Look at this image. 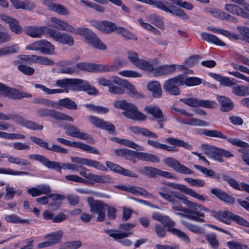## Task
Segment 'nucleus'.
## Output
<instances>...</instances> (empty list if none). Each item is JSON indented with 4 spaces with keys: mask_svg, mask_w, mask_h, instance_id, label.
<instances>
[{
    "mask_svg": "<svg viewBox=\"0 0 249 249\" xmlns=\"http://www.w3.org/2000/svg\"><path fill=\"white\" fill-rule=\"evenodd\" d=\"M51 21L54 24L52 25L53 27L76 35H82L94 48L101 50H106L107 46L100 40L95 34L89 29L86 28L76 29L67 22L54 17H52Z\"/></svg>",
    "mask_w": 249,
    "mask_h": 249,
    "instance_id": "1",
    "label": "nucleus"
},
{
    "mask_svg": "<svg viewBox=\"0 0 249 249\" xmlns=\"http://www.w3.org/2000/svg\"><path fill=\"white\" fill-rule=\"evenodd\" d=\"M113 106L116 108L125 110L122 114L127 118L136 121H144L146 119V115L138 110L135 105L126 100L116 101Z\"/></svg>",
    "mask_w": 249,
    "mask_h": 249,
    "instance_id": "2",
    "label": "nucleus"
},
{
    "mask_svg": "<svg viewBox=\"0 0 249 249\" xmlns=\"http://www.w3.org/2000/svg\"><path fill=\"white\" fill-rule=\"evenodd\" d=\"M165 141L169 144L174 146H169L152 140H148L147 143L155 148L164 150L168 152L178 151V148L176 146L182 147L188 150H191L192 148V146L188 143L178 139L169 137L166 139Z\"/></svg>",
    "mask_w": 249,
    "mask_h": 249,
    "instance_id": "3",
    "label": "nucleus"
},
{
    "mask_svg": "<svg viewBox=\"0 0 249 249\" xmlns=\"http://www.w3.org/2000/svg\"><path fill=\"white\" fill-rule=\"evenodd\" d=\"M87 202L90 208V212L98 214L96 221L98 222L104 221L106 216V207H108V204L102 201L94 200L91 196L87 198Z\"/></svg>",
    "mask_w": 249,
    "mask_h": 249,
    "instance_id": "4",
    "label": "nucleus"
},
{
    "mask_svg": "<svg viewBox=\"0 0 249 249\" xmlns=\"http://www.w3.org/2000/svg\"><path fill=\"white\" fill-rule=\"evenodd\" d=\"M135 226L134 224L124 223L119 225L120 230H105L104 232L116 241L128 237L131 233L129 231Z\"/></svg>",
    "mask_w": 249,
    "mask_h": 249,
    "instance_id": "5",
    "label": "nucleus"
},
{
    "mask_svg": "<svg viewBox=\"0 0 249 249\" xmlns=\"http://www.w3.org/2000/svg\"><path fill=\"white\" fill-rule=\"evenodd\" d=\"M127 58L132 64L141 70L149 71L153 70V65L146 60L140 59L136 52L128 51Z\"/></svg>",
    "mask_w": 249,
    "mask_h": 249,
    "instance_id": "6",
    "label": "nucleus"
},
{
    "mask_svg": "<svg viewBox=\"0 0 249 249\" xmlns=\"http://www.w3.org/2000/svg\"><path fill=\"white\" fill-rule=\"evenodd\" d=\"M36 114L39 117H48L57 120L73 122L74 119L66 114L54 109L40 108L36 110Z\"/></svg>",
    "mask_w": 249,
    "mask_h": 249,
    "instance_id": "7",
    "label": "nucleus"
},
{
    "mask_svg": "<svg viewBox=\"0 0 249 249\" xmlns=\"http://www.w3.org/2000/svg\"><path fill=\"white\" fill-rule=\"evenodd\" d=\"M161 223L167 228L168 231L177 236L179 238L181 239L186 243H189L190 242L189 237L184 232L178 229L174 228L176 224L175 222L169 217L164 216Z\"/></svg>",
    "mask_w": 249,
    "mask_h": 249,
    "instance_id": "8",
    "label": "nucleus"
},
{
    "mask_svg": "<svg viewBox=\"0 0 249 249\" xmlns=\"http://www.w3.org/2000/svg\"><path fill=\"white\" fill-rule=\"evenodd\" d=\"M182 78L180 74L176 77L165 81L163 85V89L167 93L173 95H178L180 94L178 87L182 85Z\"/></svg>",
    "mask_w": 249,
    "mask_h": 249,
    "instance_id": "9",
    "label": "nucleus"
},
{
    "mask_svg": "<svg viewBox=\"0 0 249 249\" xmlns=\"http://www.w3.org/2000/svg\"><path fill=\"white\" fill-rule=\"evenodd\" d=\"M0 91L4 96L15 100H21L24 98L32 97V94L30 93L7 87L0 83Z\"/></svg>",
    "mask_w": 249,
    "mask_h": 249,
    "instance_id": "10",
    "label": "nucleus"
},
{
    "mask_svg": "<svg viewBox=\"0 0 249 249\" xmlns=\"http://www.w3.org/2000/svg\"><path fill=\"white\" fill-rule=\"evenodd\" d=\"M65 134L68 136L75 137L79 139L87 141L88 142L93 143L94 139L92 136L86 133L80 131V129L71 124H68L65 126Z\"/></svg>",
    "mask_w": 249,
    "mask_h": 249,
    "instance_id": "11",
    "label": "nucleus"
},
{
    "mask_svg": "<svg viewBox=\"0 0 249 249\" xmlns=\"http://www.w3.org/2000/svg\"><path fill=\"white\" fill-rule=\"evenodd\" d=\"M164 184L172 188L173 189L178 190L180 192H183L187 195H190V196L197 199L200 201L204 202L208 200V197L207 196H204L202 195H200L184 185L170 182H164Z\"/></svg>",
    "mask_w": 249,
    "mask_h": 249,
    "instance_id": "12",
    "label": "nucleus"
},
{
    "mask_svg": "<svg viewBox=\"0 0 249 249\" xmlns=\"http://www.w3.org/2000/svg\"><path fill=\"white\" fill-rule=\"evenodd\" d=\"M180 101L186 105L193 107H202L208 108H213L216 107V104L211 100H199L196 98H182Z\"/></svg>",
    "mask_w": 249,
    "mask_h": 249,
    "instance_id": "13",
    "label": "nucleus"
},
{
    "mask_svg": "<svg viewBox=\"0 0 249 249\" xmlns=\"http://www.w3.org/2000/svg\"><path fill=\"white\" fill-rule=\"evenodd\" d=\"M56 140L60 143L66 145L67 146L78 148L84 151L89 152L92 154L98 155L100 154L99 150L95 147L83 143L75 142H71L70 141L61 138H57Z\"/></svg>",
    "mask_w": 249,
    "mask_h": 249,
    "instance_id": "14",
    "label": "nucleus"
},
{
    "mask_svg": "<svg viewBox=\"0 0 249 249\" xmlns=\"http://www.w3.org/2000/svg\"><path fill=\"white\" fill-rule=\"evenodd\" d=\"M163 162L179 173L187 175L194 173L193 171L183 164H181L178 160L173 158H165L163 160Z\"/></svg>",
    "mask_w": 249,
    "mask_h": 249,
    "instance_id": "15",
    "label": "nucleus"
},
{
    "mask_svg": "<svg viewBox=\"0 0 249 249\" xmlns=\"http://www.w3.org/2000/svg\"><path fill=\"white\" fill-rule=\"evenodd\" d=\"M30 139L36 144L50 151L61 154H67L68 153L66 149L58 145L53 144L51 146H49V143L35 136H31Z\"/></svg>",
    "mask_w": 249,
    "mask_h": 249,
    "instance_id": "16",
    "label": "nucleus"
},
{
    "mask_svg": "<svg viewBox=\"0 0 249 249\" xmlns=\"http://www.w3.org/2000/svg\"><path fill=\"white\" fill-rule=\"evenodd\" d=\"M30 139L36 144L50 151L61 154H67L68 153L66 149L58 145L53 144L51 146H49V143L35 136H31Z\"/></svg>",
    "mask_w": 249,
    "mask_h": 249,
    "instance_id": "17",
    "label": "nucleus"
},
{
    "mask_svg": "<svg viewBox=\"0 0 249 249\" xmlns=\"http://www.w3.org/2000/svg\"><path fill=\"white\" fill-rule=\"evenodd\" d=\"M227 141L234 145L241 147L238 150L240 153L243 154L242 156V160L247 164L249 165V144L248 143L243 142L238 139L231 138Z\"/></svg>",
    "mask_w": 249,
    "mask_h": 249,
    "instance_id": "18",
    "label": "nucleus"
},
{
    "mask_svg": "<svg viewBox=\"0 0 249 249\" xmlns=\"http://www.w3.org/2000/svg\"><path fill=\"white\" fill-rule=\"evenodd\" d=\"M88 119L91 124L95 127L105 129L110 134H113L115 130V127L113 124L97 117L91 115L88 117Z\"/></svg>",
    "mask_w": 249,
    "mask_h": 249,
    "instance_id": "19",
    "label": "nucleus"
},
{
    "mask_svg": "<svg viewBox=\"0 0 249 249\" xmlns=\"http://www.w3.org/2000/svg\"><path fill=\"white\" fill-rule=\"evenodd\" d=\"M79 168L81 169L79 175L90 180L102 183H110L111 181V179L107 176H99L92 173H87V172L88 169L86 167L80 166Z\"/></svg>",
    "mask_w": 249,
    "mask_h": 249,
    "instance_id": "20",
    "label": "nucleus"
},
{
    "mask_svg": "<svg viewBox=\"0 0 249 249\" xmlns=\"http://www.w3.org/2000/svg\"><path fill=\"white\" fill-rule=\"evenodd\" d=\"M141 172L145 176L150 178H154L157 176L163 177L168 178H174L175 177L172 173L167 171L160 170L150 166H145Z\"/></svg>",
    "mask_w": 249,
    "mask_h": 249,
    "instance_id": "21",
    "label": "nucleus"
},
{
    "mask_svg": "<svg viewBox=\"0 0 249 249\" xmlns=\"http://www.w3.org/2000/svg\"><path fill=\"white\" fill-rule=\"evenodd\" d=\"M29 157L31 160L39 161L47 168L54 170L58 172L59 162L51 161L45 156L39 154H32Z\"/></svg>",
    "mask_w": 249,
    "mask_h": 249,
    "instance_id": "22",
    "label": "nucleus"
},
{
    "mask_svg": "<svg viewBox=\"0 0 249 249\" xmlns=\"http://www.w3.org/2000/svg\"><path fill=\"white\" fill-rule=\"evenodd\" d=\"M159 194L160 196L164 199L172 203V209L173 210L183 212L184 208H183L179 202L176 199L178 198L175 196V195L177 194L181 196H183V195L174 191H171V194L164 193L162 192H159Z\"/></svg>",
    "mask_w": 249,
    "mask_h": 249,
    "instance_id": "23",
    "label": "nucleus"
},
{
    "mask_svg": "<svg viewBox=\"0 0 249 249\" xmlns=\"http://www.w3.org/2000/svg\"><path fill=\"white\" fill-rule=\"evenodd\" d=\"M92 25L101 32L106 34L115 32L116 29V25L114 23L106 20L102 22L94 21L92 23Z\"/></svg>",
    "mask_w": 249,
    "mask_h": 249,
    "instance_id": "24",
    "label": "nucleus"
},
{
    "mask_svg": "<svg viewBox=\"0 0 249 249\" xmlns=\"http://www.w3.org/2000/svg\"><path fill=\"white\" fill-rule=\"evenodd\" d=\"M144 110L147 114L151 115L155 119L158 120L159 122H163L167 119V117L157 106H146Z\"/></svg>",
    "mask_w": 249,
    "mask_h": 249,
    "instance_id": "25",
    "label": "nucleus"
},
{
    "mask_svg": "<svg viewBox=\"0 0 249 249\" xmlns=\"http://www.w3.org/2000/svg\"><path fill=\"white\" fill-rule=\"evenodd\" d=\"M1 20L9 25L11 30L17 34H20L22 32V28L19 25L18 21L15 18L8 16L5 14L0 15Z\"/></svg>",
    "mask_w": 249,
    "mask_h": 249,
    "instance_id": "26",
    "label": "nucleus"
},
{
    "mask_svg": "<svg viewBox=\"0 0 249 249\" xmlns=\"http://www.w3.org/2000/svg\"><path fill=\"white\" fill-rule=\"evenodd\" d=\"M13 7L16 9H23L33 11L36 7V4L30 0L20 1L19 0H10Z\"/></svg>",
    "mask_w": 249,
    "mask_h": 249,
    "instance_id": "27",
    "label": "nucleus"
},
{
    "mask_svg": "<svg viewBox=\"0 0 249 249\" xmlns=\"http://www.w3.org/2000/svg\"><path fill=\"white\" fill-rule=\"evenodd\" d=\"M175 196L178 198V199L180 200L189 208L195 209L196 210L204 211L206 212L210 211L208 208L204 207L196 203L190 201L185 196H181L177 194L175 195Z\"/></svg>",
    "mask_w": 249,
    "mask_h": 249,
    "instance_id": "28",
    "label": "nucleus"
},
{
    "mask_svg": "<svg viewBox=\"0 0 249 249\" xmlns=\"http://www.w3.org/2000/svg\"><path fill=\"white\" fill-rule=\"evenodd\" d=\"M211 193L215 195L219 199L225 202L231 204H233L235 202V199L233 197L230 196L228 194L219 189L212 188L211 190Z\"/></svg>",
    "mask_w": 249,
    "mask_h": 249,
    "instance_id": "29",
    "label": "nucleus"
},
{
    "mask_svg": "<svg viewBox=\"0 0 249 249\" xmlns=\"http://www.w3.org/2000/svg\"><path fill=\"white\" fill-rule=\"evenodd\" d=\"M63 234V231L59 230L45 235L44 238L45 239L47 240L51 246H52L61 242Z\"/></svg>",
    "mask_w": 249,
    "mask_h": 249,
    "instance_id": "30",
    "label": "nucleus"
},
{
    "mask_svg": "<svg viewBox=\"0 0 249 249\" xmlns=\"http://www.w3.org/2000/svg\"><path fill=\"white\" fill-rule=\"evenodd\" d=\"M175 70L176 65L174 64L171 65H163L158 67L156 69L153 68L154 74L158 76L170 74L174 72ZM152 71H153V70Z\"/></svg>",
    "mask_w": 249,
    "mask_h": 249,
    "instance_id": "31",
    "label": "nucleus"
},
{
    "mask_svg": "<svg viewBox=\"0 0 249 249\" xmlns=\"http://www.w3.org/2000/svg\"><path fill=\"white\" fill-rule=\"evenodd\" d=\"M216 98L220 103V110L222 111L228 112L233 108L234 104L229 98L218 95L216 96Z\"/></svg>",
    "mask_w": 249,
    "mask_h": 249,
    "instance_id": "32",
    "label": "nucleus"
},
{
    "mask_svg": "<svg viewBox=\"0 0 249 249\" xmlns=\"http://www.w3.org/2000/svg\"><path fill=\"white\" fill-rule=\"evenodd\" d=\"M0 157L6 158L9 162L20 166H27L30 164V162L27 160L9 154H2L1 155H0Z\"/></svg>",
    "mask_w": 249,
    "mask_h": 249,
    "instance_id": "33",
    "label": "nucleus"
},
{
    "mask_svg": "<svg viewBox=\"0 0 249 249\" xmlns=\"http://www.w3.org/2000/svg\"><path fill=\"white\" fill-rule=\"evenodd\" d=\"M203 148L206 150L210 151L212 153L210 154L208 152H204L205 154L208 156L209 157L220 162H224V160L222 158V156L221 155L216 154L217 150H219L218 148L209 144H204L203 145Z\"/></svg>",
    "mask_w": 249,
    "mask_h": 249,
    "instance_id": "34",
    "label": "nucleus"
},
{
    "mask_svg": "<svg viewBox=\"0 0 249 249\" xmlns=\"http://www.w3.org/2000/svg\"><path fill=\"white\" fill-rule=\"evenodd\" d=\"M45 26H29L25 29V32L29 36L34 38H40L44 34Z\"/></svg>",
    "mask_w": 249,
    "mask_h": 249,
    "instance_id": "35",
    "label": "nucleus"
},
{
    "mask_svg": "<svg viewBox=\"0 0 249 249\" xmlns=\"http://www.w3.org/2000/svg\"><path fill=\"white\" fill-rule=\"evenodd\" d=\"M224 8L226 11L232 14H235L246 18L249 17V14L248 13L245 12L242 8L236 5L227 3L225 5Z\"/></svg>",
    "mask_w": 249,
    "mask_h": 249,
    "instance_id": "36",
    "label": "nucleus"
},
{
    "mask_svg": "<svg viewBox=\"0 0 249 249\" xmlns=\"http://www.w3.org/2000/svg\"><path fill=\"white\" fill-rule=\"evenodd\" d=\"M125 65V62L120 59H116L111 66L101 64V72L117 71Z\"/></svg>",
    "mask_w": 249,
    "mask_h": 249,
    "instance_id": "37",
    "label": "nucleus"
},
{
    "mask_svg": "<svg viewBox=\"0 0 249 249\" xmlns=\"http://www.w3.org/2000/svg\"><path fill=\"white\" fill-rule=\"evenodd\" d=\"M130 130L135 134H141L143 136L146 137L157 138L158 137L156 133L150 131L147 128L143 127H140L139 126H131L130 128Z\"/></svg>",
    "mask_w": 249,
    "mask_h": 249,
    "instance_id": "38",
    "label": "nucleus"
},
{
    "mask_svg": "<svg viewBox=\"0 0 249 249\" xmlns=\"http://www.w3.org/2000/svg\"><path fill=\"white\" fill-rule=\"evenodd\" d=\"M76 67L82 71H87L89 72H101V64L81 62L77 64Z\"/></svg>",
    "mask_w": 249,
    "mask_h": 249,
    "instance_id": "39",
    "label": "nucleus"
},
{
    "mask_svg": "<svg viewBox=\"0 0 249 249\" xmlns=\"http://www.w3.org/2000/svg\"><path fill=\"white\" fill-rule=\"evenodd\" d=\"M231 89L232 93L236 96L244 97L249 95V87L245 85H239L235 83Z\"/></svg>",
    "mask_w": 249,
    "mask_h": 249,
    "instance_id": "40",
    "label": "nucleus"
},
{
    "mask_svg": "<svg viewBox=\"0 0 249 249\" xmlns=\"http://www.w3.org/2000/svg\"><path fill=\"white\" fill-rule=\"evenodd\" d=\"M136 157L140 160L150 161L152 162H159V158L155 155L149 153L136 152Z\"/></svg>",
    "mask_w": 249,
    "mask_h": 249,
    "instance_id": "41",
    "label": "nucleus"
},
{
    "mask_svg": "<svg viewBox=\"0 0 249 249\" xmlns=\"http://www.w3.org/2000/svg\"><path fill=\"white\" fill-rule=\"evenodd\" d=\"M148 89L152 92V96L154 98H159L161 96L162 90L160 83L158 81H153L147 85Z\"/></svg>",
    "mask_w": 249,
    "mask_h": 249,
    "instance_id": "42",
    "label": "nucleus"
},
{
    "mask_svg": "<svg viewBox=\"0 0 249 249\" xmlns=\"http://www.w3.org/2000/svg\"><path fill=\"white\" fill-rule=\"evenodd\" d=\"M201 36L203 39L208 42L212 43L218 46H225L226 45L224 42L213 35L203 32L201 33Z\"/></svg>",
    "mask_w": 249,
    "mask_h": 249,
    "instance_id": "43",
    "label": "nucleus"
},
{
    "mask_svg": "<svg viewBox=\"0 0 249 249\" xmlns=\"http://www.w3.org/2000/svg\"><path fill=\"white\" fill-rule=\"evenodd\" d=\"M148 21L151 24L160 29H164V21L163 18L156 14H152L148 16Z\"/></svg>",
    "mask_w": 249,
    "mask_h": 249,
    "instance_id": "44",
    "label": "nucleus"
},
{
    "mask_svg": "<svg viewBox=\"0 0 249 249\" xmlns=\"http://www.w3.org/2000/svg\"><path fill=\"white\" fill-rule=\"evenodd\" d=\"M114 140L116 142L120 144L135 149L137 150H144V148L142 146L135 143L131 141L126 139H122L117 137L114 138Z\"/></svg>",
    "mask_w": 249,
    "mask_h": 249,
    "instance_id": "45",
    "label": "nucleus"
},
{
    "mask_svg": "<svg viewBox=\"0 0 249 249\" xmlns=\"http://www.w3.org/2000/svg\"><path fill=\"white\" fill-rule=\"evenodd\" d=\"M55 41L69 46H72L74 43L73 39L71 35L61 32H58Z\"/></svg>",
    "mask_w": 249,
    "mask_h": 249,
    "instance_id": "46",
    "label": "nucleus"
},
{
    "mask_svg": "<svg viewBox=\"0 0 249 249\" xmlns=\"http://www.w3.org/2000/svg\"><path fill=\"white\" fill-rule=\"evenodd\" d=\"M71 87L73 90H85L88 86V82L80 79H72Z\"/></svg>",
    "mask_w": 249,
    "mask_h": 249,
    "instance_id": "47",
    "label": "nucleus"
},
{
    "mask_svg": "<svg viewBox=\"0 0 249 249\" xmlns=\"http://www.w3.org/2000/svg\"><path fill=\"white\" fill-rule=\"evenodd\" d=\"M182 78V85H186L188 86H194L199 85L201 83V79L196 77H188L184 74H180Z\"/></svg>",
    "mask_w": 249,
    "mask_h": 249,
    "instance_id": "48",
    "label": "nucleus"
},
{
    "mask_svg": "<svg viewBox=\"0 0 249 249\" xmlns=\"http://www.w3.org/2000/svg\"><path fill=\"white\" fill-rule=\"evenodd\" d=\"M194 167L204 174L206 177H212L217 180H219L220 175L219 174L215 173L213 170L208 169L204 167L196 164H195Z\"/></svg>",
    "mask_w": 249,
    "mask_h": 249,
    "instance_id": "49",
    "label": "nucleus"
},
{
    "mask_svg": "<svg viewBox=\"0 0 249 249\" xmlns=\"http://www.w3.org/2000/svg\"><path fill=\"white\" fill-rule=\"evenodd\" d=\"M229 185L231 186L233 189L243 191L249 193V184L244 182H241L240 184L233 178H231L229 181Z\"/></svg>",
    "mask_w": 249,
    "mask_h": 249,
    "instance_id": "50",
    "label": "nucleus"
},
{
    "mask_svg": "<svg viewBox=\"0 0 249 249\" xmlns=\"http://www.w3.org/2000/svg\"><path fill=\"white\" fill-rule=\"evenodd\" d=\"M232 213L228 211L214 213L213 215L216 218L219 220L224 222L226 224H230Z\"/></svg>",
    "mask_w": 249,
    "mask_h": 249,
    "instance_id": "51",
    "label": "nucleus"
},
{
    "mask_svg": "<svg viewBox=\"0 0 249 249\" xmlns=\"http://www.w3.org/2000/svg\"><path fill=\"white\" fill-rule=\"evenodd\" d=\"M54 50V46L46 40H41L40 52L44 54H51L53 53Z\"/></svg>",
    "mask_w": 249,
    "mask_h": 249,
    "instance_id": "52",
    "label": "nucleus"
},
{
    "mask_svg": "<svg viewBox=\"0 0 249 249\" xmlns=\"http://www.w3.org/2000/svg\"><path fill=\"white\" fill-rule=\"evenodd\" d=\"M47 7L50 10L54 11L59 14L68 15L69 13L67 9L61 4H55L54 3H47Z\"/></svg>",
    "mask_w": 249,
    "mask_h": 249,
    "instance_id": "53",
    "label": "nucleus"
},
{
    "mask_svg": "<svg viewBox=\"0 0 249 249\" xmlns=\"http://www.w3.org/2000/svg\"><path fill=\"white\" fill-rule=\"evenodd\" d=\"M58 105L59 106L64 107L69 109H76L77 106L75 102L72 101L69 98H64L58 101Z\"/></svg>",
    "mask_w": 249,
    "mask_h": 249,
    "instance_id": "54",
    "label": "nucleus"
},
{
    "mask_svg": "<svg viewBox=\"0 0 249 249\" xmlns=\"http://www.w3.org/2000/svg\"><path fill=\"white\" fill-rule=\"evenodd\" d=\"M116 34H121L124 37L130 40H136L137 39V37L126 29L122 27H118L116 26V29L115 31Z\"/></svg>",
    "mask_w": 249,
    "mask_h": 249,
    "instance_id": "55",
    "label": "nucleus"
},
{
    "mask_svg": "<svg viewBox=\"0 0 249 249\" xmlns=\"http://www.w3.org/2000/svg\"><path fill=\"white\" fill-rule=\"evenodd\" d=\"M182 224L184 225L189 230L192 232L198 234H204L205 233V230L202 227L193 225L188 222L182 220Z\"/></svg>",
    "mask_w": 249,
    "mask_h": 249,
    "instance_id": "56",
    "label": "nucleus"
},
{
    "mask_svg": "<svg viewBox=\"0 0 249 249\" xmlns=\"http://www.w3.org/2000/svg\"><path fill=\"white\" fill-rule=\"evenodd\" d=\"M181 122L184 124L193 126H207L208 125V123L207 122L199 119L191 118L186 120H182Z\"/></svg>",
    "mask_w": 249,
    "mask_h": 249,
    "instance_id": "57",
    "label": "nucleus"
},
{
    "mask_svg": "<svg viewBox=\"0 0 249 249\" xmlns=\"http://www.w3.org/2000/svg\"><path fill=\"white\" fill-rule=\"evenodd\" d=\"M82 245L80 240L71 241L64 243L60 246V249H77Z\"/></svg>",
    "mask_w": 249,
    "mask_h": 249,
    "instance_id": "58",
    "label": "nucleus"
},
{
    "mask_svg": "<svg viewBox=\"0 0 249 249\" xmlns=\"http://www.w3.org/2000/svg\"><path fill=\"white\" fill-rule=\"evenodd\" d=\"M202 134L208 137L227 139V137L220 131L215 130L204 129L202 132Z\"/></svg>",
    "mask_w": 249,
    "mask_h": 249,
    "instance_id": "59",
    "label": "nucleus"
},
{
    "mask_svg": "<svg viewBox=\"0 0 249 249\" xmlns=\"http://www.w3.org/2000/svg\"><path fill=\"white\" fill-rule=\"evenodd\" d=\"M5 220L7 222L13 223H27L30 224V221L27 219H20L17 215L10 214L5 216Z\"/></svg>",
    "mask_w": 249,
    "mask_h": 249,
    "instance_id": "60",
    "label": "nucleus"
},
{
    "mask_svg": "<svg viewBox=\"0 0 249 249\" xmlns=\"http://www.w3.org/2000/svg\"><path fill=\"white\" fill-rule=\"evenodd\" d=\"M206 239L213 249H217L219 246V242L216 235L214 233H208L205 235Z\"/></svg>",
    "mask_w": 249,
    "mask_h": 249,
    "instance_id": "61",
    "label": "nucleus"
},
{
    "mask_svg": "<svg viewBox=\"0 0 249 249\" xmlns=\"http://www.w3.org/2000/svg\"><path fill=\"white\" fill-rule=\"evenodd\" d=\"M85 165L95 167L102 171H107L106 167L100 162L90 159H85Z\"/></svg>",
    "mask_w": 249,
    "mask_h": 249,
    "instance_id": "62",
    "label": "nucleus"
},
{
    "mask_svg": "<svg viewBox=\"0 0 249 249\" xmlns=\"http://www.w3.org/2000/svg\"><path fill=\"white\" fill-rule=\"evenodd\" d=\"M129 193L135 195H140L143 196H150V194L145 190L135 186L129 187Z\"/></svg>",
    "mask_w": 249,
    "mask_h": 249,
    "instance_id": "63",
    "label": "nucleus"
},
{
    "mask_svg": "<svg viewBox=\"0 0 249 249\" xmlns=\"http://www.w3.org/2000/svg\"><path fill=\"white\" fill-rule=\"evenodd\" d=\"M227 245L230 249H249L246 245L234 241L228 242Z\"/></svg>",
    "mask_w": 249,
    "mask_h": 249,
    "instance_id": "64",
    "label": "nucleus"
}]
</instances>
